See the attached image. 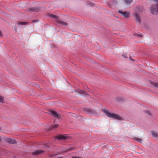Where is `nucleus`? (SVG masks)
<instances>
[{"mask_svg": "<svg viewBox=\"0 0 158 158\" xmlns=\"http://www.w3.org/2000/svg\"><path fill=\"white\" fill-rule=\"evenodd\" d=\"M102 110L107 117L110 118L117 120H121L122 119V117L118 114L112 113L107 109H103Z\"/></svg>", "mask_w": 158, "mask_h": 158, "instance_id": "f257e3e1", "label": "nucleus"}, {"mask_svg": "<svg viewBox=\"0 0 158 158\" xmlns=\"http://www.w3.org/2000/svg\"><path fill=\"white\" fill-rule=\"evenodd\" d=\"M151 13L153 14H158V2L156 5L152 6L150 9Z\"/></svg>", "mask_w": 158, "mask_h": 158, "instance_id": "f03ea898", "label": "nucleus"}, {"mask_svg": "<svg viewBox=\"0 0 158 158\" xmlns=\"http://www.w3.org/2000/svg\"><path fill=\"white\" fill-rule=\"evenodd\" d=\"M48 113L49 114H51L55 118H59L60 116V114L58 113H57L56 111L50 110H49Z\"/></svg>", "mask_w": 158, "mask_h": 158, "instance_id": "7ed1b4c3", "label": "nucleus"}, {"mask_svg": "<svg viewBox=\"0 0 158 158\" xmlns=\"http://www.w3.org/2000/svg\"><path fill=\"white\" fill-rule=\"evenodd\" d=\"M134 15L136 22L138 23H140L142 21V19L139 15L136 13L134 14Z\"/></svg>", "mask_w": 158, "mask_h": 158, "instance_id": "20e7f679", "label": "nucleus"}, {"mask_svg": "<svg viewBox=\"0 0 158 158\" xmlns=\"http://www.w3.org/2000/svg\"><path fill=\"white\" fill-rule=\"evenodd\" d=\"M4 140L6 142L9 143L14 144L16 143V141L15 140L12 139L10 138L5 137Z\"/></svg>", "mask_w": 158, "mask_h": 158, "instance_id": "39448f33", "label": "nucleus"}, {"mask_svg": "<svg viewBox=\"0 0 158 158\" xmlns=\"http://www.w3.org/2000/svg\"><path fill=\"white\" fill-rule=\"evenodd\" d=\"M118 12L119 13L121 14L125 17H128L129 16V12H128L126 11H123L121 10H119Z\"/></svg>", "mask_w": 158, "mask_h": 158, "instance_id": "423d86ee", "label": "nucleus"}, {"mask_svg": "<svg viewBox=\"0 0 158 158\" xmlns=\"http://www.w3.org/2000/svg\"><path fill=\"white\" fill-rule=\"evenodd\" d=\"M68 136L66 135H59L56 136V138L59 140H65L68 138Z\"/></svg>", "mask_w": 158, "mask_h": 158, "instance_id": "0eeeda50", "label": "nucleus"}, {"mask_svg": "<svg viewBox=\"0 0 158 158\" xmlns=\"http://www.w3.org/2000/svg\"><path fill=\"white\" fill-rule=\"evenodd\" d=\"M44 151L43 150H39L33 152V155H38L43 153Z\"/></svg>", "mask_w": 158, "mask_h": 158, "instance_id": "6e6552de", "label": "nucleus"}, {"mask_svg": "<svg viewBox=\"0 0 158 158\" xmlns=\"http://www.w3.org/2000/svg\"><path fill=\"white\" fill-rule=\"evenodd\" d=\"M153 136L157 138L158 137V133L154 131H152L151 132Z\"/></svg>", "mask_w": 158, "mask_h": 158, "instance_id": "1a4fd4ad", "label": "nucleus"}, {"mask_svg": "<svg viewBox=\"0 0 158 158\" xmlns=\"http://www.w3.org/2000/svg\"><path fill=\"white\" fill-rule=\"evenodd\" d=\"M59 24H60L62 26H66L68 25V23H67L63 22L62 21H59Z\"/></svg>", "mask_w": 158, "mask_h": 158, "instance_id": "9d476101", "label": "nucleus"}, {"mask_svg": "<svg viewBox=\"0 0 158 158\" xmlns=\"http://www.w3.org/2000/svg\"><path fill=\"white\" fill-rule=\"evenodd\" d=\"M29 10H31L33 11L37 12L39 11V9L38 8L36 7H33L30 8L29 9Z\"/></svg>", "mask_w": 158, "mask_h": 158, "instance_id": "9b49d317", "label": "nucleus"}, {"mask_svg": "<svg viewBox=\"0 0 158 158\" xmlns=\"http://www.w3.org/2000/svg\"><path fill=\"white\" fill-rule=\"evenodd\" d=\"M77 92L80 94H84V95L86 94V93L85 91L82 90L80 89H78L77 90Z\"/></svg>", "mask_w": 158, "mask_h": 158, "instance_id": "f8f14e48", "label": "nucleus"}, {"mask_svg": "<svg viewBox=\"0 0 158 158\" xmlns=\"http://www.w3.org/2000/svg\"><path fill=\"white\" fill-rule=\"evenodd\" d=\"M151 84L155 87H157L158 88V83L157 82H153Z\"/></svg>", "mask_w": 158, "mask_h": 158, "instance_id": "ddd939ff", "label": "nucleus"}, {"mask_svg": "<svg viewBox=\"0 0 158 158\" xmlns=\"http://www.w3.org/2000/svg\"><path fill=\"white\" fill-rule=\"evenodd\" d=\"M27 23L26 22H18L17 23L18 25H23L26 24Z\"/></svg>", "mask_w": 158, "mask_h": 158, "instance_id": "4468645a", "label": "nucleus"}, {"mask_svg": "<svg viewBox=\"0 0 158 158\" xmlns=\"http://www.w3.org/2000/svg\"><path fill=\"white\" fill-rule=\"evenodd\" d=\"M125 3L127 4H129L131 3L132 2V0H124Z\"/></svg>", "mask_w": 158, "mask_h": 158, "instance_id": "2eb2a0df", "label": "nucleus"}, {"mask_svg": "<svg viewBox=\"0 0 158 158\" xmlns=\"http://www.w3.org/2000/svg\"><path fill=\"white\" fill-rule=\"evenodd\" d=\"M4 98L2 96L0 95V102L1 103H3L4 102Z\"/></svg>", "mask_w": 158, "mask_h": 158, "instance_id": "dca6fc26", "label": "nucleus"}, {"mask_svg": "<svg viewBox=\"0 0 158 158\" xmlns=\"http://www.w3.org/2000/svg\"><path fill=\"white\" fill-rule=\"evenodd\" d=\"M135 140L140 143L142 142V139L139 138H136Z\"/></svg>", "mask_w": 158, "mask_h": 158, "instance_id": "f3484780", "label": "nucleus"}, {"mask_svg": "<svg viewBox=\"0 0 158 158\" xmlns=\"http://www.w3.org/2000/svg\"><path fill=\"white\" fill-rule=\"evenodd\" d=\"M49 16L50 17H53L54 18H56V19H57V17L55 15H49Z\"/></svg>", "mask_w": 158, "mask_h": 158, "instance_id": "a211bd4d", "label": "nucleus"}, {"mask_svg": "<svg viewBox=\"0 0 158 158\" xmlns=\"http://www.w3.org/2000/svg\"><path fill=\"white\" fill-rule=\"evenodd\" d=\"M58 127V125H55L52 126V128L55 129L57 128Z\"/></svg>", "mask_w": 158, "mask_h": 158, "instance_id": "6ab92c4d", "label": "nucleus"}, {"mask_svg": "<svg viewBox=\"0 0 158 158\" xmlns=\"http://www.w3.org/2000/svg\"><path fill=\"white\" fill-rule=\"evenodd\" d=\"M123 56L125 58H127V57L126 54H123Z\"/></svg>", "mask_w": 158, "mask_h": 158, "instance_id": "aec40b11", "label": "nucleus"}, {"mask_svg": "<svg viewBox=\"0 0 158 158\" xmlns=\"http://www.w3.org/2000/svg\"><path fill=\"white\" fill-rule=\"evenodd\" d=\"M146 112L149 115H151V114L150 112L149 111H147Z\"/></svg>", "mask_w": 158, "mask_h": 158, "instance_id": "412c9836", "label": "nucleus"}, {"mask_svg": "<svg viewBox=\"0 0 158 158\" xmlns=\"http://www.w3.org/2000/svg\"><path fill=\"white\" fill-rule=\"evenodd\" d=\"M2 36V34L1 31L0 30V36Z\"/></svg>", "mask_w": 158, "mask_h": 158, "instance_id": "4be33fe9", "label": "nucleus"}, {"mask_svg": "<svg viewBox=\"0 0 158 158\" xmlns=\"http://www.w3.org/2000/svg\"><path fill=\"white\" fill-rule=\"evenodd\" d=\"M72 149H73L72 148L68 149V150L67 151H66V152H67L68 151L71 150H72Z\"/></svg>", "mask_w": 158, "mask_h": 158, "instance_id": "5701e85b", "label": "nucleus"}, {"mask_svg": "<svg viewBox=\"0 0 158 158\" xmlns=\"http://www.w3.org/2000/svg\"><path fill=\"white\" fill-rule=\"evenodd\" d=\"M138 36H139V37H142V35H138Z\"/></svg>", "mask_w": 158, "mask_h": 158, "instance_id": "b1692460", "label": "nucleus"}, {"mask_svg": "<svg viewBox=\"0 0 158 158\" xmlns=\"http://www.w3.org/2000/svg\"><path fill=\"white\" fill-rule=\"evenodd\" d=\"M37 21V20H33L32 21V22H36Z\"/></svg>", "mask_w": 158, "mask_h": 158, "instance_id": "393cba45", "label": "nucleus"}, {"mask_svg": "<svg viewBox=\"0 0 158 158\" xmlns=\"http://www.w3.org/2000/svg\"><path fill=\"white\" fill-rule=\"evenodd\" d=\"M1 137L0 136V142L1 141Z\"/></svg>", "mask_w": 158, "mask_h": 158, "instance_id": "a878e982", "label": "nucleus"}, {"mask_svg": "<svg viewBox=\"0 0 158 158\" xmlns=\"http://www.w3.org/2000/svg\"><path fill=\"white\" fill-rule=\"evenodd\" d=\"M1 130V127H0V131Z\"/></svg>", "mask_w": 158, "mask_h": 158, "instance_id": "bb28decb", "label": "nucleus"}]
</instances>
